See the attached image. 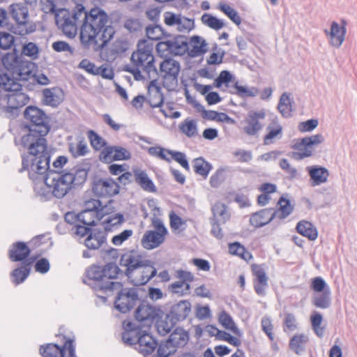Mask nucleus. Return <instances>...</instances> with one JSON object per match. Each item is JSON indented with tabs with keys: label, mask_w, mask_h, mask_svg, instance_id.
Returning <instances> with one entry per match:
<instances>
[{
	"label": "nucleus",
	"mask_w": 357,
	"mask_h": 357,
	"mask_svg": "<svg viewBox=\"0 0 357 357\" xmlns=\"http://www.w3.org/2000/svg\"><path fill=\"white\" fill-rule=\"evenodd\" d=\"M36 68V64L24 59L16 48L0 56V75L6 74L13 80L27 81Z\"/></svg>",
	"instance_id": "6"
},
{
	"label": "nucleus",
	"mask_w": 357,
	"mask_h": 357,
	"mask_svg": "<svg viewBox=\"0 0 357 357\" xmlns=\"http://www.w3.org/2000/svg\"><path fill=\"white\" fill-rule=\"evenodd\" d=\"M87 136L91 146L95 150H102L107 146V142L93 130H89L87 132Z\"/></svg>",
	"instance_id": "52"
},
{
	"label": "nucleus",
	"mask_w": 357,
	"mask_h": 357,
	"mask_svg": "<svg viewBox=\"0 0 357 357\" xmlns=\"http://www.w3.org/2000/svg\"><path fill=\"white\" fill-rule=\"evenodd\" d=\"M175 277L179 280L180 282L185 284V290H190V282L194 281L195 277L193 274L188 271L178 269L176 271Z\"/></svg>",
	"instance_id": "60"
},
{
	"label": "nucleus",
	"mask_w": 357,
	"mask_h": 357,
	"mask_svg": "<svg viewBox=\"0 0 357 357\" xmlns=\"http://www.w3.org/2000/svg\"><path fill=\"white\" fill-rule=\"evenodd\" d=\"M78 14V4L73 9L72 14L68 10H65L61 17L56 19V24L60 26L63 33L69 38H74L77 33L78 27L80 28L82 32V18L79 17L77 19L75 15Z\"/></svg>",
	"instance_id": "12"
},
{
	"label": "nucleus",
	"mask_w": 357,
	"mask_h": 357,
	"mask_svg": "<svg viewBox=\"0 0 357 357\" xmlns=\"http://www.w3.org/2000/svg\"><path fill=\"white\" fill-rule=\"evenodd\" d=\"M83 210L96 213L100 218H104L106 210H107V206H102L101 202L98 199H91L85 202Z\"/></svg>",
	"instance_id": "41"
},
{
	"label": "nucleus",
	"mask_w": 357,
	"mask_h": 357,
	"mask_svg": "<svg viewBox=\"0 0 357 357\" xmlns=\"http://www.w3.org/2000/svg\"><path fill=\"white\" fill-rule=\"evenodd\" d=\"M202 22L204 24L215 30H219L225 26L221 20L208 13H204L202 16Z\"/></svg>",
	"instance_id": "57"
},
{
	"label": "nucleus",
	"mask_w": 357,
	"mask_h": 357,
	"mask_svg": "<svg viewBox=\"0 0 357 357\" xmlns=\"http://www.w3.org/2000/svg\"><path fill=\"white\" fill-rule=\"evenodd\" d=\"M187 24H183V20L180 15H175L170 12L165 13V22L167 25L172 26L177 24L180 31L188 30L190 31L193 28V20L185 18Z\"/></svg>",
	"instance_id": "33"
},
{
	"label": "nucleus",
	"mask_w": 357,
	"mask_h": 357,
	"mask_svg": "<svg viewBox=\"0 0 357 357\" xmlns=\"http://www.w3.org/2000/svg\"><path fill=\"white\" fill-rule=\"evenodd\" d=\"M180 130L188 137H192L197 133V123L194 120L186 119L179 125Z\"/></svg>",
	"instance_id": "54"
},
{
	"label": "nucleus",
	"mask_w": 357,
	"mask_h": 357,
	"mask_svg": "<svg viewBox=\"0 0 357 357\" xmlns=\"http://www.w3.org/2000/svg\"><path fill=\"white\" fill-rule=\"evenodd\" d=\"M266 130L268 133L264 137V143L266 145L271 144L273 139L275 138L278 135H281L282 128L280 125L277 124L274 127L268 126Z\"/></svg>",
	"instance_id": "62"
},
{
	"label": "nucleus",
	"mask_w": 357,
	"mask_h": 357,
	"mask_svg": "<svg viewBox=\"0 0 357 357\" xmlns=\"http://www.w3.org/2000/svg\"><path fill=\"white\" fill-rule=\"evenodd\" d=\"M266 117L264 109L248 112L242 123L243 130L248 136L257 135L264 128L262 121Z\"/></svg>",
	"instance_id": "13"
},
{
	"label": "nucleus",
	"mask_w": 357,
	"mask_h": 357,
	"mask_svg": "<svg viewBox=\"0 0 357 357\" xmlns=\"http://www.w3.org/2000/svg\"><path fill=\"white\" fill-rule=\"evenodd\" d=\"M77 15L82 18L80 40L85 47L93 45V49L99 51L113 38L114 28L108 14L102 8L96 6L87 10L82 4H78Z\"/></svg>",
	"instance_id": "2"
},
{
	"label": "nucleus",
	"mask_w": 357,
	"mask_h": 357,
	"mask_svg": "<svg viewBox=\"0 0 357 357\" xmlns=\"http://www.w3.org/2000/svg\"><path fill=\"white\" fill-rule=\"evenodd\" d=\"M234 78L233 75L228 70H222L220 72L218 77L214 80L213 86L216 88H220L222 84L227 87Z\"/></svg>",
	"instance_id": "61"
},
{
	"label": "nucleus",
	"mask_w": 357,
	"mask_h": 357,
	"mask_svg": "<svg viewBox=\"0 0 357 357\" xmlns=\"http://www.w3.org/2000/svg\"><path fill=\"white\" fill-rule=\"evenodd\" d=\"M36 30V25L27 20L17 23L14 33L21 36L29 35Z\"/></svg>",
	"instance_id": "46"
},
{
	"label": "nucleus",
	"mask_w": 357,
	"mask_h": 357,
	"mask_svg": "<svg viewBox=\"0 0 357 357\" xmlns=\"http://www.w3.org/2000/svg\"><path fill=\"white\" fill-rule=\"evenodd\" d=\"M35 183L34 190L44 200L50 199L53 196L52 188L47 186L44 182L39 180Z\"/></svg>",
	"instance_id": "56"
},
{
	"label": "nucleus",
	"mask_w": 357,
	"mask_h": 357,
	"mask_svg": "<svg viewBox=\"0 0 357 357\" xmlns=\"http://www.w3.org/2000/svg\"><path fill=\"white\" fill-rule=\"evenodd\" d=\"M14 36L6 31H0V56L5 54V51L11 49L14 45Z\"/></svg>",
	"instance_id": "50"
},
{
	"label": "nucleus",
	"mask_w": 357,
	"mask_h": 357,
	"mask_svg": "<svg viewBox=\"0 0 357 357\" xmlns=\"http://www.w3.org/2000/svg\"><path fill=\"white\" fill-rule=\"evenodd\" d=\"M218 320L225 328L230 330L236 335L240 336L241 335L240 330L235 325L232 317L226 311L223 310L220 313Z\"/></svg>",
	"instance_id": "45"
},
{
	"label": "nucleus",
	"mask_w": 357,
	"mask_h": 357,
	"mask_svg": "<svg viewBox=\"0 0 357 357\" xmlns=\"http://www.w3.org/2000/svg\"><path fill=\"white\" fill-rule=\"evenodd\" d=\"M307 171L312 180V185L316 186L327 181L329 176L326 168L319 166H310L307 167Z\"/></svg>",
	"instance_id": "27"
},
{
	"label": "nucleus",
	"mask_w": 357,
	"mask_h": 357,
	"mask_svg": "<svg viewBox=\"0 0 357 357\" xmlns=\"http://www.w3.org/2000/svg\"><path fill=\"white\" fill-rule=\"evenodd\" d=\"M310 288L317 293H321L331 289L326 281L321 277H316L312 280Z\"/></svg>",
	"instance_id": "64"
},
{
	"label": "nucleus",
	"mask_w": 357,
	"mask_h": 357,
	"mask_svg": "<svg viewBox=\"0 0 357 357\" xmlns=\"http://www.w3.org/2000/svg\"><path fill=\"white\" fill-rule=\"evenodd\" d=\"M169 45L170 54L182 56L188 53L189 49L188 40L185 36H176L172 40H169Z\"/></svg>",
	"instance_id": "28"
},
{
	"label": "nucleus",
	"mask_w": 357,
	"mask_h": 357,
	"mask_svg": "<svg viewBox=\"0 0 357 357\" xmlns=\"http://www.w3.org/2000/svg\"><path fill=\"white\" fill-rule=\"evenodd\" d=\"M91 163L90 159H84L74 167V172H71V180L73 179L75 187L83 185L86 181L89 172L91 170Z\"/></svg>",
	"instance_id": "21"
},
{
	"label": "nucleus",
	"mask_w": 357,
	"mask_h": 357,
	"mask_svg": "<svg viewBox=\"0 0 357 357\" xmlns=\"http://www.w3.org/2000/svg\"><path fill=\"white\" fill-rule=\"evenodd\" d=\"M10 13L16 23L27 20L29 17L28 8L22 3H15L10 6Z\"/></svg>",
	"instance_id": "39"
},
{
	"label": "nucleus",
	"mask_w": 357,
	"mask_h": 357,
	"mask_svg": "<svg viewBox=\"0 0 357 357\" xmlns=\"http://www.w3.org/2000/svg\"><path fill=\"white\" fill-rule=\"evenodd\" d=\"M79 214V222L84 225L95 226L98 221H100L103 218H100L99 215L92 212L82 210Z\"/></svg>",
	"instance_id": "51"
},
{
	"label": "nucleus",
	"mask_w": 357,
	"mask_h": 357,
	"mask_svg": "<svg viewBox=\"0 0 357 357\" xmlns=\"http://www.w3.org/2000/svg\"><path fill=\"white\" fill-rule=\"evenodd\" d=\"M117 295L114 300L115 308L121 313L126 314L132 310L142 299L139 296V289L136 287H123L115 289Z\"/></svg>",
	"instance_id": "9"
},
{
	"label": "nucleus",
	"mask_w": 357,
	"mask_h": 357,
	"mask_svg": "<svg viewBox=\"0 0 357 357\" xmlns=\"http://www.w3.org/2000/svg\"><path fill=\"white\" fill-rule=\"evenodd\" d=\"M275 218L274 208H266L261 209L251 215L250 224L256 227H262Z\"/></svg>",
	"instance_id": "20"
},
{
	"label": "nucleus",
	"mask_w": 357,
	"mask_h": 357,
	"mask_svg": "<svg viewBox=\"0 0 357 357\" xmlns=\"http://www.w3.org/2000/svg\"><path fill=\"white\" fill-rule=\"evenodd\" d=\"M192 305L188 300L180 301L173 305L168 312L176 322L184 321L191 312Z\"/></svg>",
	"instance_id": "22"
},
{
	"label": "nucleus",
	"mask_w": 357,
	"mask_h": 357,
	"mask_svg": "<svg viewBox=\"0 0 357 357\" xmlns=\"http://www.w3.org/2000/svg\"><path fill=\"white\" fill-rule=\"evenodd\" d=\"M167 153L172 155V159L178 162L185 169L190 170V165L184 153L167 150Z\"/></svg>",
	"instance_id": "63"
},
{
	"label": "nucleus",
	"mask_w": 357,
	"mask_h": 357,
	"mask_svg": "<svg viewBox=\"0 0 357 357\" xmlns=\"http://www.w3.org/2000/svg\"><path fill=\"white\" fill-rule=\"evenodd\" d=\"M167 340L176 349L177 347H182L187 344L189 340V334L183 328L178 327L174 329Z\"/></svg>",
	"instance_id": "31"
},
{
	"label": "nucleus",
	"mask_w": 357,
	"mask_h": 357,
	"mask_svg": "<svg viewBox=\"0 0 357 357\" xmlns=\"http://www.w3.org/2000/svg\"><path fill=\"white\" fill-rule=\"evenodd\" d=\"M41 154L29 158L28 163L22 160V167L19 172H28L29 179L33 181L39 180L44 182L47 186L52 188L53 196L63 198L72 189L75 188L73 179L71 180V172L53 171L50 168L51 151H45V157Z\"/></svg>",
	"instance_id": "3"
},
{
	"label": "nucleus",
	"mask_w": 357,
	"mask_h": 357,
	"mask_svg": "<svg viewBox=\"0 0 357 357\" xmlns=\"http://www.w3.org/2000/svg\"><path fill=\"white\" fill-rule=\"evenodd\" d=\"M60 333L57 336L61 337L63 341V344L59 346L55 343H48L45 345H42L40 347V354L43 357H65L66 351H68V341H73L75 342L74 337H70L63 335V328H59Z\"/></svg>",
	"instance_id": "14"
},
{
	"label": "nucleus",
	"mask_w": 357,
	"mask_h": 357,
	"mask_svg": "<svg viewBox=\"0 0 357 357\" xmlns=\"http://www.w3.org/2000/svg\"><path fill=\"white\" fill-rule=\"evenodd\" d=\"M219 8L236 25L238 26L241 24V18L238 12L229 5L226 3H220Z\"/></svg>",
	"instance_id": "58"
},
{
	"label": "nucleus",
	"mask_w": 357,
	"mask_h": 357,
	"mask_svg": "<svg viewBox=\"0 0 357 357\" xmlns=\"http://www.w3.org/2000/svg\"><path fill=\"white\" fill-rule=\"evenodd\" d=\"M135 182L144 190L149 192H155L157 188L153 181L144 170L137 169L134 172Z\"/></svg>",
	"instance_id": "32"
},
{
	"label": "nucleus",
	"mask_w": 357,
	"mask_h": 357,
	"mask_svg": "<svg viewBox=\"0 0 357 357\" xmlns=\"http://www.w3.org/2000/svg\"><path fill=\"white\" fill-rule=\"evenodd\" d=\"M156 354H153L152 357H168L174 354L176 349L172 346L168 340L158 342L156 348Z\"/></svg>",
	"instance_id": "49"
},
{
	"label": "nucleus",
	"mask_w": 357,
	"mask_h": 357,
	"mask_svg": "<svg viewBox=\"0 0 357 357\" xmlns=\"http://www.w3.org/2000/svg\"><path fill=\"white\" fill-rule=\"evenodd\" d=\"M325 32L330 36V43L335 47H339L344 40L346 27L344 25L340 26L336 22H333L331 31L328 32L325 30Z\"/></svg>",
	"instance_id": "26"
},
{
	"label": "nucleus",
	"mask_w": 357,
	"mask_h": 357,
	"mask_svg": "<svg viewBox=\"0 0 357 357\" xmlns=\"http://www.w3.org/2000/svg\"><path fill=\"white\" fill-rule=\"evenodd\" d=\"M106 241V234L98 229L84 239V245L89 250H97Z\"/></svg>",
	"instance_id": "29"
},
{
	"label": "nucleus",
	"mask_w": 357,
	"mask_h": 357,
	"mask_svg": "<svg viewBox=\"0 0 357 357\" xmlns=\"http://www.w3.org/2000/svg\"><path fill=\"white\" fill-rule=\"evenodd\" d=\"M308 337L305 334L295 335L289 341V347L297 354H301L305 350Z\"/></svg>",
	"instance_id": "43"
},
{
	"label": "nucleus",
	"mask_w": 357,
	"mask_h": 357,
	"mask_svg": "<svg viewBox=\"0 0 357 357\" xmlns=\"http://www.w3.org/2000/svg\"><path fill=\"white\" fill-rule=\"evenodd\" d=\"M104 232H112L117 229L125 221L124 215L121 213H111L107 207L104 218L101 220Z\"/></svg>",
	"instance_id": "19"
},
{
	"label": "nucleus",
	"mask_w": 357,
	"mask_h": 357,
	"mask_svg": "<svg viewBox=\"0 0 357 357\" xmlns=\"http://www.w3.org/2000/svg\"><path fill=\"white\" fill-rule=\"evenodd\" d=\"M229 252L231 255L240 257L241 259L248 261L252 258L251 254L239 242L229 244Z\"/></svg>",
	"instance_id": "48"
},
{
	"label": "nucleus",
	"mask_w": 357,
	"mask_h": 357,
	"mask_svg": "<svg viewBox=\"0 0 357 357\" xmlns=\"http://www.w3.org/2000/svg\"><path fill=\"white\" fill-rule=\"evenodd\" d=\"M157 76L158 75L153 76V75L151 74V77L150 79L153 78V79L150 82L148 86V92L151 93V91L154 89L155 93V96L158 98V102H153V100H149L150 106L153 108L161 107L164 102V96L162 92V89L158 83V79L156 78Z\"/></svg>",
	"instance_id": "36"
},
{
	"label": "nucleus",
	"mask_w": 357,
	"mask_h": 357,
	"mask_svg": "<svg viewBox=\"0 0 357 357\" xmlns=\"http://www.w3.org/2000/svg\"><path fill=\"white\" fill-rule=\"evenodd\" d=\"M331 289H326L324 292L319 293V294L314 295L312 298V304L321 309H327L331 305Z\"/></svg>",
	"instance_id": "42"
},
{
	"label": "nucleus",
	"mask_w": 357,
	"mask_h": 357,
	"mask_svg": "<svg viewBox=\"0 0 357 357\" xmlns=\"http://www.w3.org/2000/svg\"><path fill=\"white\" fill-rule=\"evenodd\" d=\"M29 100L19 81L10 79L6 74L0 75V111L8 119H15L20 108Z\"/></svg>",
	"instance_id": "5"
},
{
	"label": "nucleus",
	"mask_w": 357,
	"mask_h": 357,
	"mask_svg": "<svg viewBox=\"0 0 357 357\" xmlns=\"http://www.w3.org/2000/svg\"><path fill=\"white\" fill-rule=\"evenodd\" d=\"M131 62L135 66L142 67V70L147 75L148 78L158 75L154 65L155 58L153 55V44L146 40H140L137 43V51L132 54Z\"/></svg>",
	"instance_id": "8"
},
{
	"label": "nucleus",
	"mask_w": 357,
	"mask_h": 357,
	"mask_svg": "<svg viewBox=\"0 0 357 357\" xmlns=\"http://www.w3.org/2000/svg\"><path fill=\"white\" fill-rule=\"evenodd\" d=\"M146 34L149 40H158L165 36V31L159 24L149 25L146 27Z\"/></svg>",
	"instance_id": "53"
},
{
	"label": "nucleus",
	"mask_w": 357,
	"mask_h": 357,
	"mask_svg": "<svg viewBox=\"0 0 357 357\" xmlns=\"http://www.w3.org/2000/svg\"><path fill=\"white\" fill-rule=\"evenodd\" d=\"M156 275L157 269L154 262L146 259L140 264V266L133 270L126 277L134 286H142L147 284Z\"/></svg>",
	"instance_id": "11"
},
{
	"label": "nucleus",
	"mask_w": 357,
	"mask_h": 357,
	"mask_svg": "<svg viewBox=\"0 0 357 357\" xmlns=\"http://www.w3.org/2000/svg\"><path fill=\"white\" fill-rule=\"evenodd\" d=\"M213 218L218 220V222L225 224L230 218V214L227 210V206L224 204H216L213 207Z\"/></svg>",
	"instance_id": "47"
},
{
	"label": "nucleus",
	"mask_w": 357,
	"mask_h": 357,
	"mask_svg": "<svg viewBox=\"0 0 357 357\" xmlns=\"http://www.w3.org/2000/svg\"><path fill=\"white\" fill-rule=\"evenodd\" d=\"M158 333L161 335L168 334L177 324L169 312L165 313L160 308V314L154 321Z\"/></svg>",
	"instance_id": "23"
},
{
	"label": "nucleus",
	"mask_w": 357,
	"mask_h": 357,
	"mask_svg": "<svg viewBox=\"0 0 357 357\" xmlns=\"http://www.w3.org/2000/svg\"><path fill=\"white\" fill-rule=\"evenodd\" d=\"M34 261L35 259H32L29 262L24 261L21 267H18L12 271L11 276L14 283L19 284L26 279L30 273L31 265Z\"/></svg>",
	"instance_id": "35"
},
{
	"label": "nucleus",
	"mask_w": 357,
	"mask_h": 357,
	"mask_svg": "<svg viewBox=\"0 0 357 357\" xmlns=\"http://www.w3.org/2000/svg\"><path fill=\"white\" fill-rule=\"evenodd\" d=\"M125 276L123 269L116 263L109 262L104 266L92 265L86 271V279L83 282L89 286L96 294H108L121 288L122 283L112 280ZM105 302L107 297L97 294Z\"/></svg>",
	"instance_id": "4"
},
{
	"label": "nucleus",
	"mask_w": 357,
	"mask_h": 357,
	"mask_svg": "<svg viewBox=\"0 0 357 357\" xmlns=\"http://www.w3.org/2000/svg\"><path fill=\"white\" fill-rule=\"evenodd\" d=\"M180 70L179 62L172 59H166L160 64L161 76L172 85L177 84Z\"/></svg>",
	"instance_id": "17"
},
{
	"label": "nucleus",
	"mask_w": 357,
	"mask_h": 357,
	"mask_svg": "<svg viewBox=\"0 0 357 357\" xmlns=\"http://www.w3.org/2000/svg\"><path fill=\"white\" fill-rule=\"evenodd\" d=\"M259 90L255 86H242L236 81L229 89V93L241 98H253L258 95Z\"/></svg>",
	"instance_id": "30"
},
{
	"label": "nucleus",
	"mask_w": 357,
	"mask_h": 357,
	"mask_svg": "<svg viewBox=\"0 0 357 357\" xmlns=\"http://www.w3.org/2000/svg\"><path fill=\"white\" fill-rule=\"evenodd\" d=\"M92 189L99 197H112L119 193L120 186L112 178H106L95 181Z\"/></svg>",
	"instance_id": "15"
},
{
	"label": "nucleus",
	"mask_w": 357,
	"mask_h": 357,
	"mask_svg": "<svg viewBox=\"0 0 357 357\" xmlns=\"http://www.w3.org/2000/svg\"><path fill=\"white\" fill-rule=\"evenodd\" d=\"M159 314L160 307L153 306L141 299L134 314L135 319L138 322L136 326H139L142 329H149Z\"/></svg>",
	"instance_id": "10"
},
{
	"label": "nucleus",
	"mask_w": 357,
	"mask_h": 357,
	"mask_svg": "<svg viewBox=\"0 0 357 357\" xmlns=\"http://www.w3.org/2000/svg\"><path fill=\"white\" fill-rule=\"evenodd\" d=\"M278 204L279 208L278 209L274 208L275 212V218L283 220L287 218L294 211V206L291 205L290 200L286 199L284 197H281L278 200Z\"/></svg>",
	"instance_id": "37"
},
{
	"label": "nucleus",
	"mask_w": 357,
	"mask_h": 357,
	"mask_svg": "<svg viewBox=\"0 0 357 357\" xmlns=\"http://www.w3.org/2000/svg\"><path fill=\"white\" fill-rule=\"evenodd\" d=\"M146 258L135 250H130L121 255L119 260V266L123 269L124 275L131 273L133 270L140 266V264Z\"/></svg>",
	"instance_id": "16"
},
{
	"label": "nucleus",
	"mask_w": 357,
	"mask_h": 357,
	"mask_svg": "<svg viewBox=\"0 0 357 357\" xmlns=\"http://www.w3.org/2000/svg\"><path fill=\"white\" fill-rule=\"evenodd\" d=\"M324 140V138L321 134H317L299 139L293 145L292 148L294 149H301V147L305 146L310 149L314 145L322 143Z\"/></svg>",
	"instance_id": "38"
},
{
	"label": "nucleus",
	"mask_w": 357,
	"mask_h": 357,
	"mask_svg": "<svg viewBox=\"0 0 357 357\" xmlns=\"http://www.w3.org/2000/svg\"><path fill=\"white\" fill-rule=\"evenodd\" d=\"M55 89H45L43 91V102L53 107H57L61 102L59 97L54 93Z\"/></svg>",
	"instance_id": "55"
},
{
	"label": "nucleus",
	"mask_w": 357,
	"mask_h": 357,
	"mask_svg": "<svg viewBox=\"0 0 357 357\" xmlns=\"http://www.w3.org/2000/svg\"><path fill=\"white\" fill-rule=\"evenodd\" d=\"M165 241V236L155 232V230H149L145 232L141 241L142 245L146 250H152L159 247Z\"/></svg>",
	"instance_id": "25"
},
{
	"label": "nucleus",
	"mask_w": 357,
	"mask_h": 357,
	"mask_svg": "<svg viewBox=\"0 0 357 357\" xmlns=\"http://www.w3.org/2000/svg\"><path fill=\"white\" fill-rule=\"evenodd\" d=\"M23 116L25 119L24 128L27 129L29 132L21 137L20 144L26 150L21 158L24 163H28L30 158L40 154V157L44 158L45 151H49L45 136L51 126L49 116L36 106H27Z\"/></svg>",
	"instance_id": "1"
},
{
	"label": "nucleus",
	"mask_w": 357,
	"mask_h": 357,
	"mask_svg": "<svg viewBox=\"0 0 357 357\" xmlns=\"http://www.w3.org/2000/svg\"><path fill=\"white\" fill-rule=\"evenodd\" d=\"M296 231L310 241H314L318 236L316 227L309 221L301 220L297 223Z\"/></svg>",
	"instance_id": "34"
},
{
	"label": "nucleus",
	"mask_w": 357,
	"mask_h": 357,
	"mask_svg": "<svg viewBox=\"0 0 357 357\" xmlns=\"http://www.w3.org/2000/svg\"><path fill=\"white\" fill-rule=\"evenodd\" d=\"M31 253V249L27 246L26 243L23 241H17L13 243L8 250V257L12 261H24L29 262L35 257H30L28 259Z\"/></svg>",
	"instance_id": "18"
},
{
	"label": "nucleus",
	"mask_w": 357,
	"mask_h": 357,
	"mask_svg": "<svg viewBox=\"0 0 357 357\" xmlns=\"http://www.w3.org/2000/svg\"><path fill=\"white\" fill-rule=\"evenodd\" d=\"M195 172L206 178L213 168L212 165L203 158H197L193 160Z\"/></svg>",
	"instance_id": "44"
},
{
	"label": "nucleus",
	"mask_w": 357,
	"mask_h": 357,
	"mask_svg": "<svg viewBox=\"0 0 357 357\" xmlns=\"http://www.w3.org/2000/svg\"><path fill=\"white\" fill-rule=\"evenodd\" d=\"M189 49L188 54L190 57H197L208 51L206 41L199 36H193L188 41Z\"/></svg>",
	"instance_id": "24"
},
{
	"label": "nucleus",
	"mask_w": 357,
	"mask_h": 357,
	"mask_svg": "<svg viewBox=\"0 0 357 357\" xmlns=\"http://www.w3.org/2000/svg\"><path fill=\"white\" fill-rule=\"evenodd\" d=\"M95 229L91 225H86L79 222L77 225L73 226L71 230L74 235L79 238L87 237L90 233H92Z\"/></svg>",
	"instance_id": "59"
},
{
	"label": "nucleus",
	"mask_w": 357,
	"mask_h": 357,
	"mask_svg": "<svg viewBox=\"0 0 357 357\" xmlns=\"http://www.w3.org/2000/svg\"><path fill=\"white\" fill-rule=\"evenodd\" d=\"M123 328L122 341L126 344L134 345L144 357H149L156 350L158 341L147 332V329L140 328L136 323L130 321H124Z\"/></svg>",
	"instance_id": "7"
},
{
	"label": "nucleus",
	"mask_w": 357,
	"mask_h": 357,
	"mask_svg": "<svg viewBox=\"0 0 357 357\" xmlns=\"http://www.w3.org/2000/svg\"><path fill=\"white\" fill-rule=\"evenodd\" d=\"M293 100L290 98V94L283 93L280 96L278 109L282 116L285 118L290 117L292 112Z\"/></svg>",
	"instance_id": "40"
}]
</instances>
